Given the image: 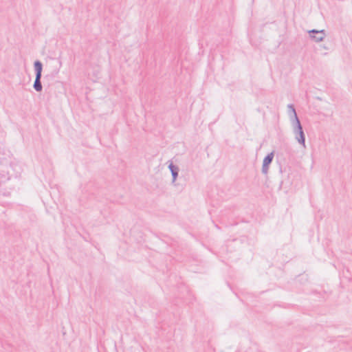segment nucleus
Returning <instances> with one entry per match:
<instances>
[{
  "instance_id": "4",
  "label": "nucleus",
  "mask_w": 352,
  "mask_h": 352,
  "mask_svg": "<svg viewBox=\"0 0 352 352\" xmlns=\"http://www.w3.org/2000/svg\"><path fill=\"white\" fill-rule=\"evenodd\" d=\"M168 168L172 175V182L175 183L178 177L179 167L177 165L173 164V162H170L168 165Z\"/></svg>"
},
{
  "instance_id": "1",
  "label": "nucleus",
  "mask_w": 352,
  "mask_h": 352,
  "mask_svg": "<svg viewBox=\"0 0 352 352\" xmlns=\"http://www.w3.org/2000/svg\"><path fill=\"white\" fill-rule=\"evenodd\" d=\"M292 122L296 140L300 145L305 148V135L297 113H295V119L292 120Z\"/></svg>"
},
{
  "instance_id": "5",
  "label": "nucleus",
  "mask_w": 352,
  "mask_h": 352,
  "mask_svg": "<svg viewBox=\"0 0 352 352\" xmlns=\"http://www.w3.org/2000/svg\"><path fill=\"white\" fill-rule=\"evenodd\" d=\"M327 34L324 30H320L318 34L316 36H311V40L318 43L322 41L326 37Z\"/></svg>"
},
{
  "instance_id": "6",
  "label": "nucleus",
  "mask_w": 352,
  "mask_h": 352,
  "mask_svg": "<svg viewBox=\"0 0 352 352\" xmlns=\"http://www.w3.org/2000/svg\"><path fill=\"white\" fill-rule=\"evenodd\" d=\"M288 109H289V111H291L294 115V119H295V113H296V109L292 104H289L287 105Z\"/></svg>"
},
{
  "instance_id": "2",
  "label": "nucleus",
  "mask_w": 352,
  "mask_h": 352,
  "mask_svg": "<svg viewBox=\"0 0 352 352\" xmlns=\"http://www.w3.org/2000/svg\"><path fill=\"white\" fill-rule=\"evenodd\" d=\"M34 67L35 72V80L33 84V87L36 91L40 92L43 90V86L41 84L43 64L40 60H36L34 63Z\"/></svg>"
},
{
  "instance_id": "3",
  "label": "nucleus",
  "mask_w": 352,
  "mask_h": 352,
  "mask_svg": "<svg viewBox=\"0 0 352 352\" xmlns=\"http://www.w3.org/2000/svg\"><path fill=\"white\" fill-rule=\"evenodd\" d=\"M274 154V152L268 153L263 159L261 171L264 175L268 173L269 166L272 162Z\"/></svg>"
},
{
  "instance_id": "7",
  "label": "nucleus",
  "mask_w": 352,
  "mask_h": 352,
  "mask_svg": "<svg viewBox=\"0 0 352 352\" xmlns=\"http://www.w3.org/2000/svg\"><path fill=\"white\" fill-rule=\"evenodd\" d=\"M320 30L313 29L308 31V33L309 34L310 38L311 39V36H316V34H318Z\"/></svg>"
}]
</instances>
